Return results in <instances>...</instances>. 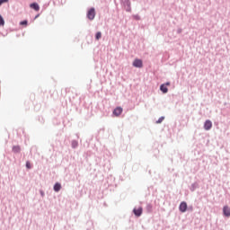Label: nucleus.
<instances>
[{
  "label": "nucleus",
  "instance_id": "1",
  "mask_svg": "<svg viewBox=\"0 0 230 230\" xmlns=\"http://www.w3.org/2000/svg\"><path fill=\"white\" fill-rule=\"evenodd\" d=\"M94 17H96V11L94 10V8H91L87 13V18L90 21H93L94 20Z\"/></svg>",
  "mask_w": 230,
  "mask_h": 230
},
{
  "label": "nucleus",
  "instance_id": "2",
  "mask_svg": "<svg viewBox=\"0 0 230 230\" xmlns=\"http://www.w3.org/2000/svg\"><path fill=\"white\" fill-rule=\"evenodd\" d=\"M179 210L181 213H186V211H188V203H186V201H182L180 204Z\"/></svg>",
  "mask_w": 230,
  "mask_h": 230
},
{
  "label": "nucleus",
  "instance_id": "3",
  "mask_svg": "<svg viewBox=\"0 0 230 230\" xmlns=\"http://www.w3.org/2000/svg\"><path fill=\"white\" fill-rule=\"evenodd\" d=\"M133 213L136 217H141V215H143V208L138 207L137 208H134Z\"/></svg>",
  "mask_w": 230,
  "mask_h": 230
},
{
  "label": "nucleus",
  "instance_id": "4",
  "mask_svg": "<svg viewBox=\"0 0 230 230\" xmlns=\"http://www.w3.org/2000/svg\"><path fill=\"white\" fill-rule=\"evenodd\" d=\"M134 67H143V60L141 59H135L133 61Z\"/></svg>",
  "mask_w": 230,
  "mask_h": 230
},
{
  "label": "nucleus",
  "instance_id": "5",
  "mask_svg": "<svg viewBox=\"0 0 230 230\" xmlns=\"http://www.w3.org/2000/svg\"><path fill=\"white\" fill-rule=\"evenodd\" d=\"M213 127V123L211 120H206L204 123V128L205 130H211V128Z\"/></svg>",
  "mask_w": 230,
  "mask_h": 230
},
{
  "label": "nucleus",
  "instance_id": "6",
  "mask_svg": "<svg viewBox=\"0 0 230 230\" xmlns=\"http://www.w3.org/2000/svg\"><path fill=\"white\" fill-rule=\"evenodd\" d=\"M123 112V108L121 107H117L114 111H113V114L114 116H121V113Z\"/></svg>",
  "mask_w": 230,
  "mask_h": 230
},
{
  "label": "nucleus",
  "instance_id": "7",
  "mask_svg": "<svg viewBox=\"0 0 230 230\" xmlns=\"http://www.w3.org/2000/svg\"><path fill=\"white\" fill-rule=\"evenodd\" d=\"M223 213H224L225 217H230V208H229V207L225 206L223 208Z\"/></svg>",
  "mask_w": 230,
  "mask_h": 230
},
{
  "label": "nucleus",
  "instance_id": "8",
  "mask_svg": "<svg viewBox=\"0 0 230 230\" xmlns=\"http://www.w3.org/2000/svg\"><path fill=\"white\" fill-rule=\"evenodd\" d=\"M30 6L36 12H39L40 10V7L39 6V4H37V3L31 4Z\"/></svg>",
  "mask_w": 230,
  "mask_h": 230
},
{
  "label": "nucleus",
  "instance_id": "9",
  "mask_svg": "<svg viewBox=\"0 0 230 230\" xmlns=\"http://www.w3.org/2000/svg\"><path fill=\"white\" fill-rule=\"evenodd\" d=\"M160 90L162 91V93H164V94H166V93H168V87L166 86V84H161Z\"/></svg>",
  "mask_w": 230,
  "mask_h": 230
},
{
  "label": "nucleus",
  "instance_id": "10",
  "mask_svg": "<svg viewBox=\"0 0 230 230\" xmlns=\"http://www.w3.org/2000/svg\"><path fill=\"white\" fill-rule=\"evenodd\" d=\"M13 152H14V154H19V152H21V147L19 146H14L13 147Z\"/></svg>",
  "mask_w": 230,
  "mask_h": 230
},
{
  "label": "nucleus",
  "instance_id": "11",
  "mask_svg": "<svg viewBox=\"0 0 230 230\" xmlns=\"http://www.w3.org/2000/svg\"><path fill=\"white\" fill-rule=\"evenodd\" d=\"M62 189V185H60V183H56L55 185H54V190L55 191H58L59 190H61Z\"/></svg>",
  "mask_w": 230,
  "mask_h": 230
},
{
  "label": "nucleus",
  "instance_id": "12",
  "mask_svg": "<svg viewBox=\"0 0 230 230\" xmlns=\"http://www.w3.org/2000/svg\"><path fill=\"white\" fill-rule=\"evenodd\" d=\"M95 39L96 40H100V39H102V32L101 31H98L95 35Z\"/></svg>",
  "mask_w": 230,
  "mask_h": 230
},
{
  "label": "nucleus",
  "instance_id": "13",
  "mask_svg": "<svg viewBox=\"0 0 230 230\" xmlns=\"http://www.w3.org/2000/svg\"><path fill=\"white\" fill-rule=\"evenodd\" d=\"M0 26H4V20L2 15H0Z\"/></svg>",
  "mask_w": 230,
  "mask_h": 230
},
{
  "label": "nucleus",
  "instance_id": "14",
  "mask_svg": "<svg viewBox=\"0 0 230 230\" xmlns=\"http://www.w3.org/2000/svg\"><path fill=\"white\" fill-rule=\"evenodd\" d=\"M21 26H28V21H22L20 22Z\"/></svg>",
  "mask_w": 230,
  "mask_h": 230
},
{
  "label": "nucleus",
  "instance_id": "15",
  "mask_svg": "<svg viewBox=\"0 0 230 230\" xmlns=\"http://www.w3.org/2000/svg\"><path fill=\"white\" fill-rule=\"evenodd\" d=\"M72 146H73V148H76L78 146V142L73 141L72 142Z\"/></svg>",
  "mask_w": 230,
  "mask_h": 230
},
{
  "label": "nucleus",
  "instance_id": "16",
  "mask_svg": "<svg viewBox=\"0 0 230 230\" xmlns=\"http://www.w3.org/2000/svg\"><path fill=\"white\" fill-rule=\"evenodd\" d=\"M26 168H28V170L31 168V164H30V162H26Z\"/></svg>",
  "mask_w": 230,
  "mask_h": 230
},
{
  "label": "nucleus",
  "instance_id": "17",
  "mask_svg": "<svg viewBox=\"0 0 230 230\" xmlns=\"http://www.w3.org/2000/svg\"><path fill=\"white\" fill-rule=\"evenodd\" d=\"M3 3H8V0H0V6L3 4Z\"/></svg>",
  "mask_w": 230,
  "mask_h": 230
},
{
  "label": "nucleus",
  "instance_id": "18",
  "mask_svg": "<svg viewBox=\"0 0 230 230\" xmlns=\"http://www.w3.org/2000/svg\"><path fill=\"white\" fill-rule=\"evenodd\" d=\"M163 119H164V118H160L158 120H157V123H162L163 122Z\"/></svg>",
  "mask_w": 230,
  "mask_h": 230
},
{
  "label": "nucleus",
  "instance_id": "19",
  "mask_svg": "<svg viewBox=\"0 0 230 230\" xmlns=\"http://www.w3.org/2000/svg\"><path fill=\"white\" fill-rule=\"evenodd\" d=\"M164 85L165 87H167V85H170V83H166Z\"/></svg>",
  "mask_w": 230,
  "mask_h": 230
}]
</instances>
